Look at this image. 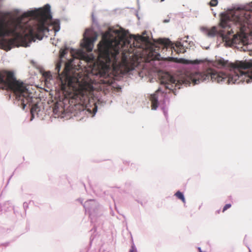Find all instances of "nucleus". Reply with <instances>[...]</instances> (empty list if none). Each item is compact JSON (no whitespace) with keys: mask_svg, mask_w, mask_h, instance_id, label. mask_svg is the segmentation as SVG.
<instances>
[{"mask_svg":"<svg viewBox=\"0 0 252 252\" xmlns=\"http://www.w3.org/2000/svg\"><path fill=\"white\" fill-rule=\"evenodd\" d=\"M54 28L56 32L59 31L60 30V25L59 23H55Z\"/></svg>","mask_w":252,"mask_h":252,"instance_id":"nucleus-18","label":"nucleus"},{"mask_svg":"<svg viewBox=\"0 0 252 252\" xmlns=\"http://www.w3.org/2000/svg\"><path fill=\"white\" fill-rule=\"evenodd\" d=\"M251 252V251H250V252Z\"/></svg>","mask_w":252,"mask_h":252,"instance_id":"nucleus-23","label":"nucleus"},{"mask_svg":"<svg viewBox=\"0 0 252 252\" xmlns=\"http://www.w3.org/2000/svg\"><path fill=\"white\" fill-rule=\"evenodd\" d=\"M43 76L45 78V80H50L52 79V76L51 74V72L49 71L44 72L43 73Z\"/></svg>","mask_w":252,"mask_h":252,"instance_id":"nucleus-15","label":"nucleus"},{"mask_svg":"<svg viewBox=\"0 0 252 252\" xmlns=\"http://www.w3.org/2000/svg\"><path fill=\"white\" fill-rule=\"evenodd\" d=\"M231 206V205L230 204H226L223 209H222V212H224L226 210H227L228 209L230 208Z\"/></svg>","mask_w":252,"mask_h":252,"instance_id":"nucleus-17","label":"nucleus"},{"mask_svg":"<svg viewBox=\"0 0 252 252\" xmlns=\"http://www.w3.org/2000/svg\"><path fill=\"white\" fill-rule=\"evenodd\" d=\"M160 89H158L155 94H151L150 100L151 101V107L153 110H156L158 106V94L160 92Z\"/></svg>","mask_w":252,"mask_h":252,"instance_id":"nucleus-10","label":"nucleus"},{"mask_svg":"<svg viewBox=\"0 0 252 252\" xmlns=\"http://www.w3.org/2000/svg\"><path fill=\"white\" fill-rule=\"evenodd\" d=\"M175 47L176 49H175V50L178 53H184L185 51L183 45L180 42H177L175 43Z\"/></svg>","mask_w":252,"mask_h":252,"instance_id":"nucleus-11","label":"nucleus"},{"mask_svg":"<svg viewBox=\"0 0 252 252\" xmlns=\"http://www.w3.org/2000/svg\"><path fill=\"white\" fill-rule=\"evenodd\" d=\"M194 63H199V62H198L197 60H196L194 61Z\"/></svg>","mask_w":252,"mask_h":252,"instance_id":"nucleus-21","label":"nucleus"},{"mask_svg":"<svg viewBox=\"0 0 252 252\" xmlns=\"http://www.w3.org/2000/svg\"><path fill=\"white\" fill-rule=\"evenodd\" d=\"M0 88L12 91L16 99L21 101L23 109L31 101L30 93L23 82L16 80L14 73L11 71H0Z\"/></svg>","mask_w":252,"mask_h":252,"instance_id":"nucleus-7","label":"nucleus"},{"mask_svg":"<svg viewBox=\"0 0 252 252\" xmlns=\"http://www.w3.org/2000/svg\"><path fill=\"white\" fill-rule=\"evenodd\" d=\"M129 252H137L136 249H134V247L132 246L131 249L129 250Z\"/></svg>","mask_w":252,"mask_h":252,"instance_id":"nucleus-20","label":"nucleus"},{"mask_svg":"<svg viewBox=\"0 0 252 252\" xmlns=\"http://www.w3.org/2000/svg\"><path fill=\"white\" fill-rule=\"evenodd\" d=\"M214 64L219 68L229 67V72H217L211 68L202 72H192L189 78L193 84L209 80L226 84H239L241 82L249 83L252 80V71H244L252 68L251 60L249 62L236 61L234 63H229L228 61L220 59L215 61Z\"/></svg>","mask_w":252,"mask_h":252,"instance_id":"nucleus-2","label":"nucleus"},{"mask_svg":"<svg viewBox=\"0 0 252 252\" xmlns=\"http://www.w3.org/2000/svg\"><path fill=\"white\" fill-rule=\"evenodd\" d=\"M39 110V107L37 104H34L32 105L31 109V113L32 116V118L33 117V115L36 113L37 111Z\"/></svg>","mask_w":252,"mask_h":252,"instance_id":"nucleus-12","label":"nucleus"},{"mask_svg":"<svg viewBox=\"0 0 252 252\" xmlns=\"http://www.w3.org/2000/svg\"><path fill=\"white\" fill-rule=\"evenodd\" d=\"M51 18L50 6L44 8L29 11L13 20L8 28L4 20L0 19V48L6 51L12 47H27L36 39L41 40L48 29L47 20Z\"/></svg>","mask_w":252,"mask_h":252,"instance_id":"nucleus-1","label":"nucleus"},{"mask_svg":"<svg viewBox=\"0 0 252 252\" xmlns=\"http://www.w3.org/2000/svg\"><path fill=\"white\" fill-rule=\"evenodd\" d=\"M73 60H70L65 64L63 72L60 73L62 66V61H59L55 69V73L61 81V88L63 91L68 89L75 92L74 98L79 104L85 105L88 100L87 91L85 90L80 79L82 76L81 71L78 67L73 64Z\"/></svg>","mask_w":252,"mask_h":252,"instance_id":"nucleus-5","label":"nucleus"},{"mask_svg":"<svg viewBox=\"0 0 252 252\" xmlns=\"http://www.w3.org/2000/svg\"><path fill=\"white\" fill-rule=\"evenodd\" d=\"M217 33V30L215 27H212L208 31V34L210 36H215Z\"/></svg>","mask_w":252,"mask_h":252,"instance_id":"nucleus-14","label":"nucleus"},{"mask_svg":"<svg viewBox=\"0 0 252 252\" xmlns=\"http://www.w3.org/2000/svg\"><path fill=\"white\" fill-rule=\"evenodd\" d=\"M66 53V50H63L60 52V57L61 58H63Z\"/></svg>","mask_w":252,"mask_h":252,"instance_id":"nucleus-19","label":"nucleus"},{"mask_svg":"<svg viewBox=\"0 0 252 252\" xmlns=\"http://www.w3.org/2000/svg\"><path fill=\"white\" fill-rule=\"evenodd\" d=\"M145 38L141 35L135 36L133 42L130 45L129 49L127 52L125 50L122 54V60L124 63H126L127 61V57L126 53L133 54L135 56L141 57L144 54H141V52H145L147 54L148 57L150 60H160V53L162 51L164 48H167L171 44L170 41L168 39H159L158 40L157 44L152 45L147 50H144V43L145 42Z\"/></svg>","mask_w":252,"mask_h":252,"instance_id":"nucleus-6","label":"nucleus"},{"mask_svg":"<svg viewBox=\"0 0 252 252\" xmlns=\"http://www.w3.org/2000/svg\"><path fill=\"white\" fill-rule=\"evenodd\" d=\"M161 84L164 85L165 88L169 90V93L171 91L174 92L177 89H180L181 83L180 81H177L173 76L169 73H165L161 77Z\"/></svg>","mask_w":252,"mask_h":252,"instance_id":"nucleus-8","label":"nucleus"},{"mask_svg":"<svg viewBox=\"0 0 252 252\" xmlns=\"http://www.w3.org/2000/svg\"><path fill=\"white\" fill-rule=\"evenodd\" d=\"M118 31L107 32L102 35V40L97 45L98 68L105 72L110 67L115 71L120 69L121 63L119 62V53L123 36Z\"/></svg>","mask_w":252,"mask_h":252,"instance_id":"nucleus-4","label":"nucleus"},{"mask_svg":"<svg viewBox=\"0 0 252 252\" xmlns=\"http://www.w3.org/2000/svg\"><path fill=\"white\" fill-rule=\"evenodd\" d=\"M164 0H161L160 1H164Z\"/></svg>","mask_w":252,"mask_h":252,"instance_id":"nucleus-22","label":"nucleus"},{"mask_svg":"<svg viewBox=\"0 0 252 252\" xmlns=\"http://www.w3.org/2000/svg\"><path fill=\"white\" fill-rule=\"evenodd\" d=\"M95 39V37H85L84 38V42L82 43L81 45L88 52H91L94 47L93 43Z\"/></svg>","mask_w":252,"mask_h":252,"instance_id":"nucleus-9","label":"nucleus"},{"mask_svg":"<svg viewBox=\"0 0 252 252\" xmlns=\"http://www.w3.org/2000/svg\"><path fill=\"white\" fill-rule=\"evenodd\" d=\"M175 195L179 199L181 200L183 203H185V198L184 196L181 192L180 191H178L175 194Z\"/></svg>","mask_w":252,"mask_h":252,"instance_id":"nucleus-13","label":"nucleus"},{"mask_svg":"<svg viewBox=\"0 0 252 252\" xmlns=\"http://www.w3.org/2000/svg\"><path fill=\"white\" fill-rule=\"evenodd\" d=\"M218 3V0H211L209 4L211 6H216Z\"/></svg>","mask_w":252,"mask_h":252,"instance_id":"nucleus-16","label":"nucleus"},{"mask_svg":"<svg viewBox=\"0 0 252 252\" xmlns=\"http://www.w3.org/2000/svg\"><path fill=\"white\" fill-rule=\"evenodd\" d=\"M252 6L249 8H237L230 10L226 13L221 14L220 26L225 29L228 28L225 32L221 31V34L223 40L228 44H237L241 42L243 50H248L251 55L252 50L248 49L249 44L247 43L248 32L251 35L252 31L251 29L252 24L251 15Z\"/></svg>","mask_w":252,"mask_h":252,"instance_id":"nucleus-3","label":"nucleus"}]
</instances>
